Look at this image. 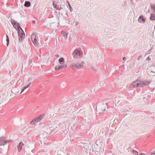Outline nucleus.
I'll return each mask as SVG.
<instances>
[{
	"label": "nucleus",
	"mask_w": 155,
	"mask_h": 155,
	"mask_svg": "<svg viewBox=\"0 0 155 155\" xmlns=\"http://www.w3.org/2000/svg\"><path fill=\"white\" fill-rule=\"evenodd\" d=\"M11 22L14 28L18 31L19 40L20 42L22 41L25 37V34L24 31L20 26L19 23H18L17 21L12 19Z\"/></svg>",
	"instance_id": "1"
},
{
	"label": "nucleus",
	"mask_w": 155,
	"mask_h": 155,
	"mask_svg": "<svg viewBox=\"0 0 155 155\" xmlns=\"http://www.w3.org/2000/svg\"><path fill=\"white\" fill-rule=\"evenodd\" d=\"M84 62L79 61L76 58H74L73 63L70 66L71 68L81 69L83 68Z\"/></svg>",
	"instance_id": "2"
},
{
	"label": "nucleus",
	"mask_w": 155,
	"mask_h": 155,
	"mask_svg": "<svg viewBox=\"0 0 155 155\" xmlns=\"http://www.w3.org/2000/svg\"><path fill=\"white\" fill-rule=\"evenodd\" d=\"M150 82L148 81H144L137 80L133 82L131 85L130 87L131 88L137 87H141L145 85H147L150 83Z\"/></svg>",
	"instance_id": "3"
},
{
	"label": "nucleus",
	"mask_w": 155,
	"mask_h": 155,
	"mask_svg": "<svg viewBox=\"0 0 155 155\" xmlns=\"http://www.w3.org/2000/svg\"><path fill=\"white\" fill-rule=\"evenodd\" d=\"M58 61L60 64H61V65H58L55 67V70L56 71L64 69L67 66L66 65L63 64L64 61V60L63 58H61L58 60Z\"/></svg>",
	"instance_id": "4"
},
{
	"label": "nucleus",
	"mask_w": 155,
	"mask_h": 155,
	"mask_svg": "<svg viewBox=\"0 0 155 155\" xmlns=\"http://www.w3.org/2000/svg\"><path fill=\"white\" fill-rule=\"evenodd\" d=\"M31 39L32 43L36 47L39 48L41 46L39 41L38 39L37 40L36 35L35 34L31 35Z\"/></svg>",
	"instance_id": "5"
},
{
	"label": "nucleus",
	"mask_w": 155,
	"mask_h": 155,
	"mask_svg": "<svg viewBox=\"0 0 155 155\" xmlns=\"http://www.w3.org/2000/svg\"><path fill=\"white\" fill-rule=\"evenodd\" d=\"M107 106L106 104L101 103L97 105V111L99 113H102L105 110Z\"/></svg>",
	"instance_id": "6"
},
{
	"label": "nucleus",
	"mask_w": 155,
	"mask_h": 155,
	"mask_svg": "<svg viewBox=\"0 0 155 155\" xmlns=\"http://www.w3.org/2000/svg\"><path fill=\"white\" fill-rule=\"evenodd\" d=\"M67 104H64V105H66ZM64 104H63V105H62V106H61L60 108L59 109V110L60 111H61V112L60 113V116H61V118H65V117H67L68 115V113H67V111L65 113H62V111H64V110H63V108H64V107L63 108H62V107L63 106H64Z\"/></svg>",
	"instance_id": "7"
},
{
	"label": "nucleus",
	"mask_w": 155,
	"mask_h": 155,
	"mask_svg": "<svg viewBox=\"0 0 155 155\" xmlns=\"http://www.w3.org/2000/svg\"><path fill=\"white\" fill-rule=\"evenodd\" d=\"M6 137H0V146L3 145L10 143V141L6 140Z\"/></svg>",
	"instance_id": "8"
},
{
	"label": "nucleus",
	"mask_w": 155,
	"mask_h": 155,
	"mask_svg": "<svg viewBox=\"0 0 155 155\" xmlns=\"http://www.w3.org/2000/svg\"><path fill=\"white\" fill-rule=\"evenodd\" d=\"M43 129L44 131H45L46 132L49 133L51 130H53V129L52 128V126L50 127L48 126H45L43 127Z\"/></svg>",
	"instance_id": "9"
},
{
	"label": "nucleus",
	"mask_w": 155,
	"mask_h": 155,
	"mask_svg": "<svg viewBox=\"0 0 155 155\" xmlns=\"http://www.w3.org/2000/svg\"><path fill=\"white\" fill-rule=\"evenodd\" d=\"M72 55L74 58H75L77 56H79L80 57L81 54L80 51L77 49H76L73 52Z\"/></svg>",
	"instance_id": "10"
},
{
	"label": "nucleus",
	"mask_w": 155,
	"mask_h": 155,
	"mask_svg": "<svg viewBox=\"0 0 155 155\" xmlns=\"http://www.w3.org/2000/svg\"><path fill=\"white\" fill-rule=\"evenodd\" d=\"M78 112L79 113L82 114V115L84 117H86L89 115V113L87 111H84L83 109L80 110Z\"/></svg>",
	"instance_id": "11"
},
{
	"label": "nucleus",
	"mask_w": 155,
	"mask_h": 155,
	"mask_svg": "<svg viewBox=\"0 0 155 155\" xmlns=\"http://www.w3.org/2000/svg\"><path fill=\"white\" fill-rule=\"evenodd\" d=\"M145 19L142 15L140 16L138 19V22L140 23H144L145 22Z\"/></svg>",
	"instance_id": "12"
},
{
	"label": "nucleus",
	"mask_w": 155,
	"mask_h": 155,
	"mask_svg": "<svg viewBox=\"0 0 155 155\" xmlns=\"http://www.w3.org/2000/svg\"><path fill=\"white\" fill-rule=\"evenodd\" d=\"M60 125H61L60 123H54L52 127V128L55 129L57 128H59L60 127Z\"/></svg>",
	"instance_id": "13"
},
{
	"label": "nucleus",
	"mask_w": 155,
	"mask_h": 155,
	"mask_svg": "<svg viewBox=\"0 0 155 155\" xmlns=\"http://www.w3.org/2000/svg\"><path fill=\"white\" fill-rule=\"evenodd\" d=\"M103 58L101 54H99L97 57V62L100 63L103 61Z\"/></svg>",
	"instance_id": "14"
},
{
	"label": "nucleus",
	"mask_w": 155,
	"mask_h": 155,
	"mask_svg": "<svg viewBox=\"0 0 155 155\" xmlns=\"http://www.w3.org/2000/svg\"><path fill=\"white\" fill-rule=\"evenodd\" d=\"M45 117V115H40L37 118L35 119V120H36V122H38L42 120Z\"/></svg>",
	"instance_id": "15"
},
{
	"label": "nucleus",
	"mask_w": 155,
	"mask_h": 155,
	"mask_svg": "<svg viewBox=\"0 0 155 155\" xmlns=\"http://www.w3.org/2000/svg\"><path fill=\"white\" fill-rule=\"evenodd\" d=\"M23 145V143L22 142H20L18 146V150L20 151L22 149V146Z\"/></svg>",
	"instance_id": "16"
},
{
	"label": "nucleus",
	"mask_w": 155,
	"mask_h": 155,
	"mask_svg": "<svg viewBox=\"0 0 155 155\" xmlns=\"http://www.w3.org/2000/svg\"><path fill=\"white\" fill-rule=\"evenodd\" d=\"M58 3L57 2H53V5L54 7L57 9H59V6L57 5L56 4Z\"/></svg>",
	"instance_id": "17"
},
{
	"label": "nucleus",
	"mask_w": 155,
	"mask_h": 155,
	"mask_svg": "<svg viewBox=\"0 0 155 155\" xmlns=\"http://www.w3.org/2000/svg\"><path fill=\"white\" fill-rule=\"evenodd\" d=\"M48 133L46 132V131H45L43 134H40V136L43 137L44 138H45Z\"/></svg>",
	"instance_id": "18"
},
{
	"label": "nucleus",
	"mask_w": 155,
	"mask_h": 155,
	"mask_svg": "<svg viewBox=\"0 0 155 155\" xmlns=\"http://www.w3.org/2000/svg\"><path fill=\"white\" fill-rule=\"evenodd\" d=\"M48 133L46 132V131H45L43 134H40V136L43 137L44 138H45Z\"/></svg>",
	"instance_id": "19"
},
{
	"label": "nucleus",
	"mask_w": 155,
	"mask_h": 155,
	"mask_svg": "<svg viewBox=\"0 0 155 155\" xmlns=\"http://www.w3.org/2000/svg\"><path fill=\"white\" fill-rule=\"evenodd\" d=\"M30 5V3L28 1H25L24 5L26 7H29Z\"/></svg>",
	"instance_id": "20"
},
{
	"label": "nucleus",
	"mask_w": 155,
	"mask_h": 155,
	"mask_svg": "<svg viewBox=\"0 0 155 155\" xmlns=\"http://www.w3.org/2000/svg\"><path fill=\"white\" fill-rule=\"evenodd\" d=\"M61 33L64 36V38L66 39L67 38V35L65 32L63 31H61Z\"/></svg>",
	"instance_id": "21"
},
{
	"label": "nucleus",
	"mask_w": 155,
	"mask_h": 155,
	"mask_svg": "<svg viewBox=\"0 0 155 155\" xmlns=\"http://www.w3.org/2000/svg\"><path fill=\"white\" fill-rule=\"evenodd\" d=\"M32 79L31 78H26L24 81V82H28L29 83L30 82H31Z\"/></svg>",
	"instance_id": "22"
},
{
	"label": "nucleus",
	"mask_w": 155,
	"mask_h": 155,
	"mask_svg": "<svg viewBox=\"0 0 155 155\" xmlns=\"http://www.w3.org/2000/svg\"><path fill=\"white\" fill-rule=\"evenodd\" d=\"M151 15L150 17V19L152 20H155V15L153 14H151Z\"/></svg>",
	"instance_id": "23"
},
{
	"label": "nucleus",
	"mask_w": 155,
	"mask_h": 155,
	"mask_svg": "<svg viewBox=\"0 0 155 155\" xmlns=\"http://www.w3.org/2000/svg\"><path fill=\"white\" fill-rule=\"evenodd\" d=\"M131 152L132 153L135 155H138V152L134 150H132L131 151Z\"/></svg>",
	"instance_id": "24"
},
{
	"label": "nucleus",
	"mask_w": 155,
	"mask_h": 155,
	"mask_svg": "<svg viewBox=\"0 0 155 155\" xmlns=\"http://www.w3.org/2000/svg\"><path fill=\"white\" fill-rule=\"evenodd\" d=\"M6 41L7 42V46H8L9 44V39L8 36L7 35H6Z\"/></svg>",
	"instance_id": "25"
},
{
	"label": "nucleus",
	"mask_w": 155,
	"mask_h": 155,
	"mask_svg": "<svg viewBox=\"0 0 155 155\" xmlns=\"http://www.w3.org/2000/svg\"><path fill=\"white\" fill-rule=\"evenodd\" d=\"M67 3L68 4V5L69 6V7L70 11L71 12H72L73 9H72V8L71 7V6L69 3L68 1H67Z\"/></svg>",
	"instance_id": "26"
},
{
	"label": "nucleus",
	"mask_w": 155,
	"mask_h": 155,
	"mask_svg": "<svg viewBox=\"0 0 155 155\" xmlns=\"http://www.w3.org/2000/svg\"><path fill=\"white\" fill-rule=\"evenodd\" d=\"M50 24L51 27H53L54 25L55 26H56V23L55 22L51 23H50Z\"/></svg>",
	"instance_id": "27"
},
{
	"label": "nucleus",
	"mask_w": 155,
	"mask_h": 155,
	"mask_svg": "<svg viewBox=\"0 0 155 155\" xmlns=\"http://www.w3.org/2000/svg\"><path fill=\"white\" fill-rule=\"evenodd\" d=\"M36 122V120H32L30 122V124H34Z\"/></svg>",
	"instance_id": "28"
},
{
	"label": "nucleus",
	"mask_w": 155,
	"mask_h": 155,
	"mask_svg": "<svg viewBox=\"0 0 155 155\" xmlns=\"http://www.w3.org/2000/svg\"><path fill=\"white\" fill-rule=\"evenodd\" d=\"M150 155H155V150L152 151Z\"/></svg>",
	"instance_id": "29"
},
{
	"label": "nucleus",
	"mask_w": 155,
	"mask_h": 155,
	"mask_svg": "<svg viewBox=\"0 0 155 155\" xmlns=\"http://www.w3.org/2000/svg\"><path fill=\"white\" fill-rule=\"evenodd\" d=\"M151 8H152V9H153L154 10H155V6L154 5H152L151 6Z\"/></svg>",
	"instance_id": "30"
},
{
	"label": "nucleus",
	"mask_w": 155,
	"mask_h": 155,
	"mask_svg": "<svg viewBox=\"0 0 155 155\" xmlns=\"http://www.w3.org/2000/svg\"><path fill=\"white\" fill-rule=\"evenodd\" d=\"M31 82H30L26 86L27 88L30 85Z\"/></svg>",
	"instance_id": "31"
},
{
	"label": "nucleus",
	"mask_w": 155,
	"mask_h": 155,
	"mask_svg": "<svg viewBox=\"0 0 155 155\" xmlns=\"http://www.w3.org/2000/svg\"><path fill=\"white\" fill-rule=\"evenodd\" d=\"M150 59V57H147L146 59V60L147 61H149Z\"/></svg>",
	"instance_id": "32"
},
{
	"label": "nucleus",
	"mask_w": 155,
	"mask_h": 155,
	"mask_svg": "<svg viewBox=\"0 0 155 155\" xmlns=\"http://www.w3.org/2000/svg\"><path fill=\"white\" fill-rule=\"evenodd\" d=\"M71 101H68V103L67 104H70L71 103Z\"/></svg>",
	"instance_id": "33"
},
{
	"label": "nucleus",
	"mask_w": 155,
	"mask_h": 155,
	"mask_svg": "<svg viewBox=\"0 0 155 155\" xmlns=\"http://www.w3.org/2000/svg\"><path fill=\"white\" fill-rule=\"evenodd\" d=\"M141 58H142V56L140 55L138 57L137 59L138 60H139Z\"/></svg>",
	"instance_id": "34"
},
{
	"label": "nucleus",
	"mask_w": 155,
	"mask_h": 155,
	"mask_svg": "<svg viewBox=\"0 0 155 155\" xmlns=\"http://www.w3.org/2000/svg\"><path fill=\"white\" fill-rule=\"evenodd\" d=\"M140 155H147L143 153H140Z\"/></svg>",
	"instance_id": "35"
},
{
	"label": "nucleus",
	"mask_w": 155,
	"mask_h": 155,
	"mask_svg": "<svg viewBox=\"0 0 155 155\" xmlns=\"http://www.w3.org/2000/svg\"><path fill=\"white\" fill-rule=\"evenodd\" d=\"M126 57H124L123 58V60L124 61H125L126 60Z\"/></svg>",
	"instance_id": "36"
},
{
	"label": "nucleus",
	"mask_w": 155,
	"mask_h": 155,
	"mask_svg": "<svg viewBox=\"0 0 155 155\" xmlns=\"http://www.w3.org/2000/svg\"><path fill=\"white\" fill-rule=\"evenodd\" d=\"M25 90H24V89L23 88L21 91V92L20 93V94H21L22 92H23Z\"/></svg>",
	"instance_id": "37"
},
{
	"label": "nucleus",
	"mask_w": 155,
	"mask_h": 155,
	"mask_svg": "<svg viewBox=\"0 0 155 155\" xmlns=\"http://www.w3.org/2000/svg\"><path fill=\"white\" fill-rule=\"evenodd\" d=\"M25 90H24V89L23 88L21 91V92L20 93V94H21L22 92H23Z\"/></svg>",
	"instance_id": "38"
},
{
	"label": "nucleus",
	"mask_w": 155,
	"mask_h": 155,
	"mask_svg": "<svg viewBox=\"0 0 155 155\" xmlns=\"http://www.w3.org/2000/svg\"><path fill=\"white\" fill-rule=\"evenodd\" d=\"M27 87L26 86H25L23 88L24 89V90H25L26 88H27Z\"/></svg>",
	"instance_id": "39"
},
{
	"label": "nucleus",
	"mask_w": 155,
	"mask_h": 155,
	"mask_svg": "<svg viewBox=\"0 0 155 155\" xmlns=\"http://www.w3.org/2000/svg\"><path fill=\"white\" fill-rule=\"evenodd\" d=\"M27 87L26 86H25L23 88L24 89V90H25L26 88H27Z\"/></svg>",
	"instance_id": "40"
},
{
	"label": "nucleus",
	"mask_w": 155,
	"mask_h": 155,
	"mask_svg": "<svg viewBox=\"0 0 155 155\" xmlns=\"http://www.w3.org/2000/svg\"><path fill=\"white\" fill-rule=\"evenodd\" d=\"M127 110H124L122 111V112H126Z\"/></svg>",
	"instance_id": "41"
},
{
	"label": "nucleus",
	"mask_w": 155,
	"mask_h": 155,
	"mask_svg": "<svg viewBox=\"0 0 155 155\" xmlns=\"http://www.w3.org/2000/svg\"><path fill=\"white\" fill-rule=\"evenodd\" d=\"M78 22H76L75 23V25H77L78 24Z\"/></svg>",
	"instance_id": "42"
},
{
	"label": "nucleus",
	"mask_w": 155,
	"mask_h": 155,
	"mask_svg": "<svg viewBox=\"0 0 155 155\" xmlns=\"http://www.w3.org/2000/svg\"><path fill=\"white\" fill-rule=\"evenodd\" d=\"M32 23L35 24V21H32Z\"/></svg>",
	"instance_id": "43"
},
{
	"label": "nucleus",
	"mask_w": 155,
	"mask_h": 155,
	"mask_svg": "<svg viewBox=\"0 0 155 155\" xmlns=\"http://www.w3.org/2000/svg\"><path fill=\"white\" fill-rule=\"evenodd\" d=\"M143 98H145V97H143Z\"/></svg>",
	"instance_id": "44"
},
{
	"label": "nucleus",
	"mask_w": 155,
	"mask_h": 155,
	"mask_svg": "<svg viewBox=\"0 0 155 155\" xmlns=\"http://www.w3.org/2000/svg\"><path fill=\"white\" fill-rule=\"evenodd\" d=\"M115 70H116V68H115Z\"/></svg>",
	"instance_id": "45"
},
{
	"label": "nucleus",
	"mask_w": 155,
	"mask_h": 155,
	"mask_svg": "<svg viewBox=\"0 0 155 155\" xmlns=\"http://www.w3.org/2000/svg\"><path fill=\"white\" fill-rule=\"evenodd\" d=\"M154 29H155V27H154Z\"/></svg>",
	"instance_id": "46"
},
{
	"label": "nucleus",
	"mask_w": 155,
	"mask_h": 155,
	"mask_svg": "<svg viewBox=\"0 0 155 155\" xmlns=\"http://www.w3.org/2000/svg\"><path fill=\"white\" fill-rule=\"evenodd\" d=\"M115 101H116V99H115Z\"/></svg>",
	"instance_id": "47"
},
{
	"label": "nucleus",
	"mask_w": 155,
	"mask_h": 155,
	"mask_svg": "<svg viewBox=\"0 0 155 155\" xmlns=\"http://www.w3.org/2000/svg\"><path fill=\"white\" fill-rule=\"evenodd\" d=\"M131 1H132L131 0H130Z\"/></svg>",
	"instance_id": "48"
}]
</instances>
